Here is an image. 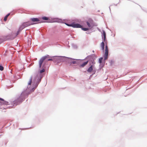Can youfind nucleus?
I'll return each mask as SVG.
<instances>
[{"instance_id":"1","label":"nucleus","mask_w":147,"mask_h":147,"mask_svg":"<svg viewBox=\"0 0 147 147\" xmlns=\"http://www.w3.org/2000/svg\"><path fill=\"white\" fill-rule=\"evenodd\" d=\"M25 27L23 24H22L20 27L19 28L18 30L16 33H13L12 34V36H13L12 39L15 38L19 34V32L21 31Z\"/></svg>"},{"instance_id":"19","label":"nucleus","mask_w":147,"mask_h":147,"mask_svg":"<svg viewBox=\"0 0 147 147\" xmlns=\"http://www.w3.org/2000/svg\"><path fill=\"white\" fill-rule=\"evenodd\" d=\"M42 19L45 20H48L49 18L46 17H42Z\"/></svg>"},{"instance_id":"12","label":"nucleus","mask_w":147,"mask_h":147,"mask_svg":"<svg viewBox=\"0 0 147 147\" xmlns=\"http://www.w3.org/2000/svg\"><path fill=\"white\" fill-rule=\"evenodd\" d=\"M102 37H103V39L104 42H105L106 38V33L105 31H103V34L102 35Z\"/></svg>"},{"instance_id":"2","label":"nucleus","mask_w":147,"mask_h":147,"mask_svg":"<svg viewBox=\"0 0 147 147\" xmlns=\"http://www.w3.org/2000/svg\"><path fill=\"white\" fill-rule=\"evenodd\" d=\"M86 23L88 27L90 29H92L94 26L93 21L91 19H89Z\"/></svg>"},{"instance_id":"11","label":"nucleus","mask_w":147,"mask_h":147,"mask_svg":"<svg viewBox=\"0 0 147 147\" xmlns=\"http://www.w3.org/2000/svg\"><path fill=\"white\" fill-rule=\"evenodd\" d=\"M88 62V61L85 62L82 64H80V67H83L87 65Z\"/></svg>"},{"instance_id":"24","label":"nucleus","mask_w":147,"mask_h":147,"mask_svg":"<svg viewBox=\"0 0 147 147\" xmlns=\"http://www.w3.org/2000/svg\"><path fill=\"white\" fill-rule=\"evenodd\" d=\"M14 102V104H15V102Z\"/></svg>"},{"instance_id":"6","label":"nucleus","mask_w":147,"mask_h":147,"mask_svg":"<svg viewBox=\"0 0 147 147\" xmlns=\"http://www.w3.org/2000/svg\"><path fill=\"white\" fill-rule=\"evenodd\" d=\"M67 61V62L68 63L70 64V65L71 64H76L77 62L76 61H74V59L71 58H68Z\"/></svg>"},{"instance_id":"3","label":"nucleus","mask_w":147,"mask_h":147,"mask_svg":"<svg viewBox=\"0 0 147 147\" xmlns=\"http://www.w3.org/2000/svg\"><path fill=\"white\" fill-rule=\"evenodd\" d=\"M65 24L69 26H71L74 28H81L82 26L78 24H76L74 23H73L71 24H69L65 23Z\"/></svg>"},{"instance_id":"17","label":"nucleus","mask_w":147,"mask_h":147,"mask_svg":"<svg viewBox=\"0 0 147 147\" xmlns=\"http://www.w3.org/2000/svg\"><path fill=\"white\" fill-rule=\"evenodd\" d=\"M57 59H58L57 58H55L54 59H47V61H55Z\"/></svg>"},{"instance_id":"16","label":"nucleus","mask_w":147,"mask_h":147,"mask_svg":"<svg viewBox=\"0 0 147 147\" xmlns=\"http://www.w3.org/2000/svg\"><path fill=\"white\" fill-rule=\"evenodd\" d=\"M32 77H31L30 78V80L28 83V85H30L31 84V83L32 82Z\"/></svg>"},{"instance_id":"7","label":"nucleus","mask_w":147,"mask_h":147,"mask_svg":"<svg viewBox=\"0 0 147 147\" xmlns=\"http://www.w3.org/2000/svg\"><path fill=\"white\" fill-rule=\"evenodd\" d=\"M36 24V23H33L31 22H26L24 23L23 24L25 27H28L30 25H33Z\"/></svg>"},{"instance_id":"15","label":"nucleus","mask_w":147,"mask_h":147,"mask_svg":"<svg viewBox=\"0 0 147 147\" xmlns=\"http://www.w3.org/2000/svg\"><path fill=\"white\" fill-rule=\"evenodd\" d=\"M10 15V13H9L7 14L4 17V20L5 21H6L7 20V18Z\"/></svg>"},{"instance_id":"14","label":"nucleus","mask_w":147,"mask_h":147,"mask_svg":"<svg viewBox=\"0 0 147 147\" xmlns=\"http://www.w3.org/2000/svg\"><path fill=\"white\" fill-rule=\"evenodd\" d=\"M100 46L102 48V50L104 51V43L102 42Z\"/></svg>"},{"instance_id":"22","label":"nucleus","mask_w":147,"mask_h":147,"mask_svg":"<svg viewBox=\"0 0 147 147\" xmlns=\"http://www.w3.org/2000/svg\"><path fill=\"white\" fill-rule=\"evenodd\" d=\"M3 67L1 65H0V70L2 71L3 70Z\"/></svg>"},{"instance_id":"20","label":"nucleus","mask_w":147,"mask_h":147,"mask_svg":"<svg viewBox=\"0 0 147 147\" xmlns=\"http://www.w3.org/2000/svg\"><path fill=\"white\" fill-rule=\"evenodd\" d=\"M103 59L102 57H101L99 58V62L100 63H101L102 62V61Z\"/></svg>"},{"instance_id":"5","label":"nucleus","mask_w":147,"mask_h":147,"mask_svg":"<svg viewBox=\"0 0 147 147\" xmlns=\"http://www.w3.org/2000/svg\"><path fill=\"white\" fill-rule=\"evenodd\" d=\"M109 53L108 47L107 45L105 47V53L104 55V60L107 59L108 58V56Z\"/></svg>"},{"instance_id":"10","label":"nucleus","mask_w":147,"mask_h":147,"mask_svg":"<svg viewBox=\"0 0 147 147\" xmlns=\"http://www.w3.org/2000/svg\"><path fill=\"white\" fill-rule=\"evenodd\" d=\"M30 20L33 22H37L40 21V20L37 18H31L30 19Z\"/></svg>"},{"instance_id":"13","label":"nucleus","mask_w":147,"mask_h":147,"mask_svg":"<svg viewBox=\"0 0 147 147\" xmlns=\"http://www.w3.org/2000/svg\"><path fill=\"white\" fill-rule=\"evenodd\" d=\"M93 66L92 65H91L88 69L87 70V71L88 72H91L93 70Z\"/></svg>"},{"instance_id":"21","label":"nucleus","mask_w":147,"mask_h":147,"mask_svg":"<svg viewBox=\"0 0 147 147\" xmlns=\"http://www.w3.org/2000/svg\"><path fill=\"white\" fill-rule=\"evenodd\" d=\"M45 71V69H42V70H40V73H42L43 72H44Z\"/></svg>"},{"instance_id":"18","label":"nucleus","mask_w":147,"mask_h":147,"mask_svg":"<svg viewBox=\"0 0 147 147\" xmlns=\"http://www.w3.org/2000/svg\"><path fill=\"white\" fill-rule=\"evenodd\" d=\"M89 29V28H82V29L84 31H87Z\"/></svg>"},{"instance_id":"4","label":"nucleus","mask_w":147,"mask_h":147,"mask_svg":"<svg viewBox=\"0 0 147 147\" xmlns=\"http://www.w3.org/2000/svg\"><path fill=\"white\" fill-rule=\"evenodd\" d=\"M47 57V56H45L42 57L39 61V67L40 68L42 65L45 60Z\"/></svg>"},{"instance_id":"8","label":"nucleus","mask_w":147,"mask_h":147,"mask_svg":"<svg viewBox=\"0 0 147 147\" xmlns=\"http://www.w3.org/2000/svg\"><path fill=\"white\" fill-rule=\"evenodd\" d=\"M8 102L5 101L2 98H0V105H8Z\"/></svg>"},{"instance_id":"23","label":"nucleus","mask_w":147,"mask_h":147,"mask_svg":"<svg viewBox=\"0 0 147 147\" xmlns=\"http://www.w3.org/2000/svg\"><path fill=\"white\" fill-rule=\"evenodd\" d=\"M95 62H93V63H94V64H95Z\"/></svg>"},{"instance_id":"9","label":"nucleus","mask_w":147,"mask_h":147,"mask_svg":"<svg viewBox=\"0 0 147 147\" xmlns=\"http://www.w3.org/2000/svg\"><path fill=\"white\" fill-rule=\"evenodd\" d=\"M24 92H22V94H21L20 96V97L17 100H20L19 102H21L22 101V100L23 99V98L24 96Z\"/></svg>"}]
</instances>
